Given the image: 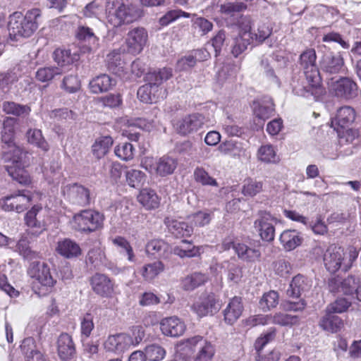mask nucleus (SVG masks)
I'll return each instance as SVG.
<instances>
[{"label":"nucleus","mask_w":361,"mask_h":361,"mask_svg":"<svg viewBox=\"0 0 361 361\" xmlns=\"http://www.w3.org/2000/svg\"><path fill=\"white\" fill-rule=\"evenodd\" d=\"M8 149L4 154L5 161L10 163L6 166L8 175L20 184L28 185L31 182L30 176L25 168L31 163V152L25 147L16 144Z\"/></svg>","instance_id":"f257e3e1"},{"label":"nucleus","mask_w":361,"mask_h":361,"mask_svg":"<svg viewBox=\"0 0 361 361\" xmlns=\"http://www.w3.org/2000/svg\"><path fill=\"white\" fill-rule=\"evenodd\" d=\"M41 11L33 8L26 12L25 16L16 12L10 16L8 25V39L11 42H20L30 37L37 30Z\"/></svg>","instance_id":"f03ea898"},{"label":"nucleus","mask_w":361,"mask_h":361,"mask_svg":"<svg viewBox=\"0 0 361 361\" xmlns=\"http://www.w3.org/2000/svg\"><path fill=\"white\" fill-rule=\"evenodd\" d=\"M308 74L300 73L292 78L291 86L295 94L304 97H313L317 99L324 92L321 82L322 80L317 83L313 82V80L308 78Z\"/></svg>","instance_id":"7ed1b4c3"},{"label":"nucleus","mask_w":361,"mask_h":361,"mask_svg":"<svg viewBox=\"0 0 361 361\" xmlns=\"http://www.w3.org/2000/svg\"><path fill=\"white\" fill-rule=\"evenodd\" d=\"M27 273L32 279L36 281V283L41 286V288H39V294H47L56 283V279L51 273L49 267L44 262H32Z\"/></svg>","instance_id":"20e7f679"},{"label":"nucleus","mask_w":361,"mask_h":361,"mask_svg":"<svg viewBox=\"0 0 361 361\" xmlns=\"http://www.w3.org/2000/svg\"><path fill=\"white\" fill-rule=\"evenodd\" d=\"M171 76L172 69L170 68L154 70L146 74L145 79L148 85H150L152 103H156L159 99L166 97V91L163 90L161 85Z\"/></svg>","instance_id":"39448f33"},{"label":"nucleus","mask_w":361,"mask_h":361,"mask_svg":"<svg viewBox=\"0 0 361 361\" xmlns=\"http://www.w3.org/2000/svg\"><path fill=\"white\" fill-rule=\"evenodd\" d=\"M184 343L187 348L195 353L193 361H212L215 354V346L211 341L201 336H195L186 339Z\"/></svg>","instance_id":"423d86ee"},{"label":"nucleus","mask_w":361,"mask_h":361,"mask_svg":"<svg viewBox=\"0 0 361 361\" xmlns=\"http://www.w3.org/2000/svg\"><path fill=\"white\" fill-rule=\"evenodd\" d=\"M329 91L335 96L345 99H350L356 97L358 94V87L355 82L349 78L331 77L326 78Z\"/></svg>","instance_id":"0eeeda50"},{"label":"nucleus","mask_w":361,"mask_h":361,"mask_svg":"<svg viewBox=\"0 0 361 361\" xmlns=\"http://www.w3.org/2000/svg\"><path fill=\"white\" fill-rule=\"evenodd\" d=\"M77 228L82 232H93L103 226L104 216L99 212L86 209L74 215Z\"/></svg>","instance_id":"6e6552de"},{"label":"nucleus","mask_w":361,"mask_h":361,"mask_svg":"<svg viewBox=\"0 0 361 361\" xmlns=\"http://www.w3.org/2000/svg\"><path fill=\"white\" fill-rule=\"evenodd\" d=\"M31 200L30 192L23 190L1 199L0 204L5 211H16L18 213H20L27 209Z\"/></svg>","instance_id":"1a4fd4ad"},{"label":"nucleus","mask_w":361,"mask_h":361,"mask_svg":"<svg viewBox=\"0 0 361 361\" xmlns=\"http://www.w3.org/2000/svg\"><path fill=\"white\" fill-rule=\"evenodd\" d=\"M61 192L73 204L85 207L90 204L91 201L90 190L78 183L64 185Z\"/></svg>","instance_id":"9d476101"},{"label":"nucleus","mask_w":361,"mask_h":361,"mask_svg":"<svg viewBox=\"0 0 361 361\" xmlns=\"http://www.w3.org/2000/svg\"><path fill=\"white\" fill-rule=\"evenodd\" d=\"M344 250L340 247L331 245L324 255V263L326 269L331 274L341 269L346 271L350 269V264L344 261Z\"/></svg>","instance_id":"9b49d317"},{"label":"nucleus","mask_w":361,"mask_h":361,"mask_svg":"<svg viewBox=\"0 0 361 361\" xmlns=\"http://www.w3.org/2000/svg\"><path fill=\"white\" fill-rule=\"evenodd\" d=\"M140 16V13L137 8L122 4L114 12L107 16V20L113 27H118L124 23L133 22Z\"/></svg>","instance_id":"f8f14e48"},{"label":"nucleus","mask_w":361,"mask_h":361,"mask_svg":"<svg viewBox=\"0 0 361 361\" xmlns=\"http://www.w3.org/2000/svg\"><path fill=\"white\" fill-rule=\"evenodd\" d=\"M277 219L269 212L260 210L257 213V218L254 222V226L259 233L262 239L267 242H271L275 236V228L274 223Z\"/></svg>","instance_id":"ddd939ff"},{"label":"nucleus","mask_w":361,"mask_h":361,"mask_svg":"<svg viewBox=\"0 0 361 361\" xmlns=\"http://www.w3.org/2000/svg\"><path fill=\"white\" fill-rule=\"evenodd\" d=\"M320 68L327 78L334 75L344 73L345 71L344 59L341 53L329 52L325 54L320 61Z\"/></svg>","instance_id":"4468645a"},{"label":"nucleus","mask_w":361,"mask_h":361,"mask_svg":"<svg viewBox=\"0 0 361 361\" xmlns=\"http://www.w3.org/2000/svg\"><path fill=\"white\" fill-rule=\"evenodd\" d=\"M92 290L102 298H111L114 293L115 283L106 274L96 273L90 279Z\"/></svg>","instance_id":"2eb2a0df"},{"label":"nucleus","mask_w":361,"mask_h":361,"mask_svg":"<svg viewBox=\"0 0 361 361\" xmlns=\"http://www.w3.org/2000/svg\"><path fill=\"white\" fill-rule=\"evenodd\" d=\"M206 122L205 117L200 114H193L184 117L176 123V130L181 135H189L197 132Z\"/></svg>","instance_id":"dca6fc26"},{"label":"nucleus","mask_w":361,"mask_h":361,"mask_svg":"<svg viewBox=\"0 0 361 361\" xmlns=\"http://www.w3.org/2000/svg\"><path fill=\"white\" fill-rule=\"evenodd\" d=\"M360 284V278L355 275H350L343 280L338 278H334L329 281L330 291L342 293L345 295L356 294Z\"/></svg>","instance_id":"f3484780"},{"label":"nucleus","mask_w":361,"mask_h":361,"mask_svg":"<svg viewBox=\"0 0 361 361\" xmlns=\"http://www.w3.org/2000/svg\"><path fill=\"white\" fill-rule=\"evenodd\" d=\"M316 52L313 49L303 51L300 56V64L303 69L302 73L308 74V78L317 83L321 80L319 71L316 65Z\"/></svg>","instance_id":"a211bd4d"},{"label":"nucleus","mask_w":361,"mask_h":361,"mask_svg":"<svg viewBox=\"0 0 361 361\" xmlns=\"http://www.w3.org/2000/svg\"><path fill=\"white\" fill-rule=\"evenodd\" d=\"M147 37L143 27H135L129 31L126 38L128 51L134 55L140 54L147 43Z\"/></svg>","instance_id":"6ab92c4d"},{"label":"nucleus","mask_w":361,"mask_h":361,"mask_svg":"<svg viewBox=\"0 0 361 361\" xmlns=\"http://www.w3.org/2000/svg\"><path fill=\"white\" fill-rule=\"evenodd\" d=\"M219 301L214 294L201 297L192 307V310L200 317L214 314L220 309Z\"/></svg>","instance_id":"aec40b11"},{"label":"nucleus","mask_w":361,"mask_h":361,"mask_svg":"<svg viewBox=\"0 0 361 361\" xmlns=\"http://www.w3.org/2000/svg\"><path fill=\"white\" fill-rule=\"evenodd\" d=\"M261 245L259 241H250L247 243H237L234 250L238 257L243 261L255 262L261 257Z\"/></svg>","instance_id":"412c9836"},{"label":"nucleus","mask_w":361,"mask_h":361,"mask_svg":"<svg viewBox=\"0 0 361 361\" xmlns=\"http://www.w3.org/2000/svg\"><path fill=\"white\" fill-rule=\"evenodd\" d=\"M312 286L311 281L302 274L295 276L286 290V295L291 298H300L308 292Z\"/></svg>","instance_id":"4be33fe9"},{"label":"nucleus","mask_w":361,"mask_h":361,"mask_svg":"<svg viewBox=\"0 0 361 361\" xmlns=\"http://www.w3.org/2000/svg\"><path fill=\"white\" fill-rule=\"evenodd\" d=\"M355 119V111L353 108L345 106L338 109L336 116L331 120V126L338 132L339 128H348Z\"/></svg>","instance_id":"5701e85b"},{"label":"nucleus","mask_w":361,"mask_h":361,"mask_svg":"<svg viewBox=\"0 0 361 361\" xmlns=\"http://www.w3.org/2000/svg\"><path fill=\"white\" fill-rule=\"evenodd\" d=\"M77 38L85 44L81 50L83 53L94 52L99 48V39L88 27L80 26L78 28Z\"/></svg>","instance_id":"b1692460"},{"label":"nucleus","mask_w":361,"mask_h":361,"mask_svg":"<svg viewBox=\"0 0 361 361\" xmlns=\"http://www.w3.org/2000/svg\"><path fill=\"white\" fill-rule=\"evenodd\" d=\"M132 343V338L126 334L109 336L104 345L107 351L122 353L128 349Z\"/></svg>","instance_id":"393cba45"},{"label":"nucleus","mask_w":361,"mask_h":361,"mask_svg":"<svg viewBox=\"0 0 361 361\" xmlns=\"http://www.w3.org/2000/svg\"><path fill=\"white\" fill-rule=\"evenodd\" d=\"M161 332L168 336L178 337L184 333L185 324L176 317L164 318L160 323Z\"/></svg>","instance_id":"a878e982"},{"label":"nucleus","mask_w":361,"mask_h":361,"mask_svg":"<svg viewBox=\"0 0 361 361\" xmlns=\"http://www.w3.org/2000/svg\"><path fill=\"white\" fill-rule=\"evenodd\" d=\"M57 352L59 357L64 361L71 360L75 354V347L72 337L66 334H61L57 340Z\"/></svg>","instance_id":"bb28decb"},{"label":"nucleus","mask_w":361,"mask_h":361,"mask_svg":"<svg viewBox=\"0 0 361 361\" xmlns=\"http://www.w3.org/2000/svg\"><path fill=\"white\" fill-rule=\"evenodd\" d=\"M218 149L223 154L233 158L247 157V149L244 144L235 140L231 139L221 142Z\"/></svg>","instance_id":"cd10ccee"},{"label":"nucleus","mask_w":361,"mask_h":361,"mask_svg":"<svg viewBox=\"0 0 361 361\" xmlns=\"http://www.w3.org/2000/svg\"><path fill=\"white\" fill-rule=\"evenodd\" d=\"M244 307L240 297L235 296L230 300L224 310V321L226 324H233L242 315Z\"/></svg>","instance_id":"c85d7f7f"},{"label":"nucleus","mask_w":361,"mask_h":361,"mask_svg":"<svg viewBox=\"0 0 361 361\" xmlns=\"http://www.w3.org/2000/svg\"><path fill=\"white\" fill-rule=\"evenodd\" d=\"M37 235L36 233L30 231L27 233V235L22 236L18 241L16 251L18 252L23 259L32 260L38 257V252L33 250L30 246L32 236Z\"/></svg>","instance_id":"c756f323"},{"label":"nucleus","mask_w":361,"mask_h":361,"mask_svg":"<svg viewBox=\"0 0 361 361\" xmlns=\"http://www.w3.org/2000/svg\"><path fill=\"white\" fill-rule=\"evenodd\" d=\"M115 85L114 78L107 74H101L90 81L89 89L93 94H99L110 90Z\"/></svg>","instance_id":"7c9ffc66"},{"label":"nucleus","mask_w":361,"mask_h":361,"mask_svg":"<svg viewBox=\"0 0 361 361\" xmlns=\"http://www.w3.org/2000/svg\"><path fill=\"white\" fill-rule=\"evenodd\" d=\"M56 250L60 255L67 259L75 258L82 254L80 245L75 241L69 238L59 240Z\"/></svg>","instance_id":"2f4dec72"},{"label":"nucleus","mask_w":361,"mask_h":361,"mask_svg":"<svg viewBox=\"0 0 361 361\" xmlns=\"http://www.w3.org/2000/svg\"><path fill=\"white\" fill-rule=\"evenodd\" d=\"M169 231L176 238H183L191 235L193 232L192 226L188 223L166 217L164 220Z\"/></svg>","instance_id":"473e14b6"},{"label":"nucleus","mask_w":361,"mask_h":361,"mask_svg":"<svg viewBox=\"0 0 361 361\" xmlns=\"http://www.w3.org/2000/svg\"><path fill=\"white\" fill-rule=\"evenodd\" d=\"M19 119L14 117H6L3 121V126L1 131V141L8 147L16 145L15 140V127L18 123Z\"/></svg>","instance_id":"72a5a7b5"},{"label":"nucleus","mask_w":361,"mask_h":361,"mask_svg":"<svg viewBox=\"0 0 361 361\" xmlns=\"http://www.w3.org/2000/svg\"><path fill=\"white\" fill-rule=\"evenodd\" d=\"M319 325L324 331L336 333L344 327V322L341 317L326 310L325 314L320 319Z\"/></svg>","instance_id":"f704fd0d"},{"label":"nucleus","mask_w":361,"mask_h":361,"mask_svg":"<svg viewBox=\"0 0 361 361\" xmlns=\"http://www.w3.org/2000/svg\"><path fill=\"white\" fill-rule=\"evenodd\" d=\"M112 244L116 247L118 253L127 258V260L130 263H135L137 257L134 252L133 246L124 237L117 235L111 239Z\"/></svg>","instance_id":"c9c22d12"},{"label":"nucleus","mask_w":361,"mask_h":361,"mask_svg":"<svg viewBox=\"0 0 361 361\" xmlns=\"http://www.w3.org/2000/svg\"><path fill=\"white\" fill-rule=\"evenodd\" d=\"M279 240L286 250L291 251L302 244L303 238L296 230H286Z\"/></svg>","instance_id":"e433bc0d"},{"label":"nucleus","mask_w":361,"mask_h":361,"mask_svg":"<svg viewBox=\"0 0 361 361\" xmlns=\"http://www.w3.org/2000/svg\"><path fill=\"white\" fill-rule=\"evenodd\" d=\"M200 250V247L194 245L191 241L183 240L173 247V252L180 258H191L199 256Z\"/></svg>","instance_id":"4c0bfd02"},{"label":"nucleus","mask_w":361,"mask_h":361,"mask_svg":"<svg viewBox=\"0 0 361 361\" xmlns=\"http://www.w3.org/2000/svg\"><path fill=\"white\" fill-rule=\"evenodd\" d=\"M274 111V104L270 98H264L254 107V114L262 121V124L273 115Z\"/></svg>","instance_id":"58836bf2"},{"label":"nucleus","mask_w":361,"mask_h":361,"mask_svg":"<svg viewBox=\"0 0 361 361\" xmlns=\"http://www.w3.org/2000/svg\"><path fill=\"white\" fill-rule=\"evenodd\" d=\"M1 107L5 114L21 118H27L31 111V109L28 105L20 104L10 101L4 102Z\"/></svg>","instance_id":"ea45409f"},{"label":"nucleus","mask_w":361,"mask_h":361,"mask_svg":"<svg viewBox=\"0 0 361 361\" xmlns=\"http://www.w3.org/2000/svg\"><path fill=\"white\" fill-rule=\"evenodd\" d=\"M111 136H100L97 137L92 146V151L97 159L104 157L109 151L113 145Z\"/></svg>","instance_id":"a19ab883"},{"label":"nucleus","mask_w":361,"mask_h":361,"mask_svg":"<svg viewBox=\"0 0 361 361\" xmlns=\"http://www.w3.org/2000/svg\"><path fill=\"white\" fill-rule=\"evenodd\" d=\"M137 200L146 209H152L159 205V198L157 193L148 188L142 190L137 196Z\"/></svg>","instance_id":"79ce46f5"},{"label":"nucleus","mask_w":361,"mask_h":361,"mask_svg":"<svg viewBox=\"0 0 361 361\" xmlns=\"http://www.w3.org/2000/svg\"><path fill=\"white\" fill-rule=\"evenodd\" d=\"M25 136L28 143L41 149L44 152H47L49 149V145L40 130L30 128L26 132Z\"/></svg>","instance_id":"37998d69"},{"label":"nucleus","mask_w":361,"mask_h":361,"mask_svg":"<svg viewBox=\"0 0 361 361\" xmlns=\"http://www.w3.org/2000/svg\"><path fill=\"white\" fill-rule=\"evenodd\" d=\"M66 72L61 68L56 66H46L39 68L35 73L36 79L42 82H49L56 76L61 75Z\"/></svg>","instance_id":"c03bdc74"},{"label":"nucleus","mask_w":361,"mask_h":361,"mask_svg":"<svg viewBox=\"0 0 361 361\" xmlns=\"http://www.w3.org/2000/svg\"><path fill=\"white\" fill-rule=\"evenodd\" d=\"M177 166V161L168 156H164L156 162L155 170L161 176L173 173Z\"/></svg>","instance_id":"a18cd8bd"},{"label":"nucleus","mask_w":361,"mask_h":361,"mask_svg":"<svg viewBox=\"0 0 361 361\" xmlns=\"http://www.w3.org/2000/svg\"><path fill=\"white\" fill-rule=\"evenodd\" d=\"M252 33H245V35H238L233 39V44L232 45L231 53L235 57H238L241 54L250 44L251 41L253 39Z\"/></svg>","instance_id":"49530a36"},{"label":"nucleus","mask_w":361,"mask_h":361,"mask_svg":"<svg viewBox=\"0 0 361 361\" xmlns=\"http://www.w3.org/2000/svg\"><path fill=\"white\" fill-rule=\"evenodd\" d=\"M207 280L208 277L207 275L200 272H195L183 280V288L185 290H193L196 288L204 284Z\"/></svg>","instance_id":"de8ad7c7"},{"label":"nucleus","mask_w":361,"mask_h":361,"mask_svg":"<svg viewBox=\"0 0 361 361\" xmlns=\"http://www.w3.org/2000/svg\"><path fill=\"white\" fill-rule=\"evenodd\" d=\"M42 210V207L38 205H35L32 208L28 211L25 216V221L27 226L32 228H38L40 229L39 231H33L36 233L37 235H39L42 233V231L44 229V224L41 221L38 220L37 218V215L39 211Z\"/></svg>","instance_id":"09e8293b"},{"label":"nucleus","mask_w":361,"mask_h":361,"mask_svg":"<svg viewBox=\"0 0 361 361\" xmlns=\"http://www.w3.org/2000/svg\"><path fill=\"white\" fill-rule=\"evenodd\" d=\"M257 159L264 163H276L279 161L274 147L271 145H262L257 150Z\"/></svg>","instance_id":"8fccbe9b"},{"label":"nucleus","mask_w":361,"mask_h":361,"mask_svg":"<svg viewBox=\"0 0 361 361\" xmlns=\"http://www.w3.org/2000/svg\"><path fill=\"white\" fill-rule=\"evenodd\" d=\"M53 59L57 63V67L66 71V67L71 65L74 60L71 51L65 49H56L53 53Z\"/></svg>","instance_id":"3c124183"},{"label":"nucleus","mask_w":361,"mask_h":361,"mask_svg":"<svg viewBox=\"0 0 361 361\" xmlns=\"http://www.w3.org/2000/svg\"><path fill=\"white\" fill-rule=\"evenodd\" d=\"M145 174L140 170L130 169L126 173V178L128 185L134 188L142 187L145 181Z\"/></svg>","instance_id":"603ef678"},{"label":"nucleus","mask_w":361,"mask_h":361,"mask_svg":"<svg viewBox=\"0 0 361 361\" xmlns=\"http://www.w3.org/2000/svg\"><path fill=\"white\" fill-rule=\"evenodd\" d=\"M135 152V149L133 144L130 142H123L116 146L114 153L116 157L123 161L133 159Z\"/></svg>","instance_id":"864d4df0"},{"label":"nucleus","mask_w":361,"mask_h":361,"mask_svg":"<svg viewBox=\"0 0 361 361\" xmlns=\"http://www.w3.org/2000/svg\"><path fill=\"white\" fill-rule=\"evenodd\" d=\"M193 176L195 180L202 185L218 186L216 179L209 176L208 172L201 166L195 169Z\"/></svg>","instance_id":"5fc2aeb1"},{"label":"nucleus","mask_w":361,"mask_h":361,"mask_svg":"<svg viewBox=\"0 0 361 361\" xmlns=\"http://www.w3.org/2000/svg\"><path fill=\"white\" fill-rule=\"evenodd\" d=\"M60 87L66 92L73 94L80 89V82L76 75L70 74L63 78Z\"/></svg>","instance_id":"6e6d98bb"},{"label":"nucleus","mask_w":361,"mask_h":361,"mask_svg":"<svg viewBox=\"0 0 361 361\" xmlns=\"http://www.w3.org/2000/svg\"><path fill=\"white\" fill-rule=\"evenodd\" d=\"M192 27L201 33V35H205L213 29V23L204 17H199L197 14H192Z\"/></svg>","instance_id":"4d7b16f0"},{"label":"nucleus","mask_w":361,"mask_h":361,"mask_svg":"<svg viewBox=\"0 0 361 361\" xmlns=\"http://www.w3.org/2000/svg\"><path fill=\"white\" fill-rule=\"evenodd\" d=\"M279 303V294L274 290H271L263 295L259 301V307L264 312L275 307Z\"/></svg>","instance_id":"13d9d810"},{"label":"nucleus","mask_w":361,"mask_h":361,"mask_svg":"<svg viewBox=\"0 0 361 361\" xmlns=\"http://www.w3.org/2000/svg\"><path fill=\"white\" fill-rule=\"evenodd\" d=\"M263 183L252 178L245 180L242 192L245 196L253 197L262 190Z\"/></svg>","instance_id":"bf43d9fd"},{"label":"nucleus","mask_w":361,"mask_h":361,"mask_svg":"<svg viewBox=\"0 0 361 361\" xmlns=\"http://www.w3.org/2000/svg\"><path fill=\"white\" fill-rule=\"evenodd\" d=\"M298 322V317L286 313L279 312L274 316L271 315V324H279L281 326L293 325Z\"/></svg>","instance_id":"052dcab7"},{"label":"nucleus","mask_w":361,"mask_h":361,"mask_svg":"<svg viewBox=\"0 0 361 361\" xmlns=\"http://www.w3.org/2000/svg\"><path fill=\"white\" fill-rule=\"evenodd\" d=\"M145 353L149 360L159 361L164 357L166 351L160 345L152 344L145 348Z\"/></svg>","instance_id":"680f3d73"},{"label":"nucleus","mask_w":361,"mask_h":361,"mask_svg":"<svg viewBox=\"0 0 361 361\" xmlns=\"http://www.w3.org/2000/svg\"><path fill=\"white\" fill-rule=\"evenodd\" d=\"M168 245L161 240H152L146 246L147 253L161 257L167 249Z\"/></svg>","instance_id":"e2e57ef3"},{"label":"nucleus","mask_w":361,"mask_h":361,"mask_svg":"<svg viewBox=\"0 0 361 361\" xmlns=\"http://www.w3.org/2000/svg\"><path fill=\"white\" fill-rule=\"evenodd\" d=\"M164 269L161 262L157 261L145 265L143 268L142 275L147 280H152Z\"/></svg>","instance_id":"0e129e2a"},{"label":"nucleus","mask_w":361,"mask_h":361,"mask_svg":"<svg viewBox=\"0 0 361 361\" xmlns=\"http://www.w3.org/2000/svg\"><path fill=\"white\" fill-rule=\"evenodd\" d=\"M94 327L93 316L90 313H86L80 322V331L82 340L90 337Z\"/></svg>","instance_id":"69168bd1"},{"label":"nucleus","mask_w":361,"mask_h":361,"mask_svg":"<svg viewBox=\"0 0 361 361\" xmlns=\"http://www.w3.org/2000/svg\"><path fill=\"white\" fill-rule=\"evenodd\" d=\"M18 71V68H14L6 73H0V87L4 90L8 88L11 84L17 81L19 78Z\"/></svg>","instance_id":"338daca9"},{"label":"nucleus","mask_w":361,"mask_h":361,"mask_svg":"<svg viewBox=\"0 0 361 361\" xmlns=\"http://www.w3.org/2000/svg\"><path fill=\"white\" fill-rule=\"evenodd\" d=\"M351 305V302L348 301L347 299L343 298H339L336 299L334 302L330 303L326 308L329 312L343 313L345 312L349 307Z\"/></svg>","instance_id":"774afa93"}]
</instances>
